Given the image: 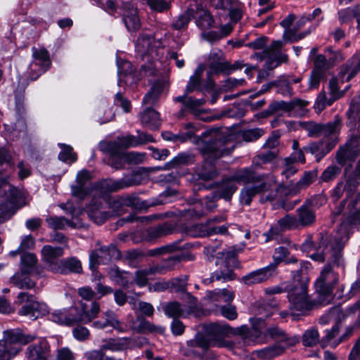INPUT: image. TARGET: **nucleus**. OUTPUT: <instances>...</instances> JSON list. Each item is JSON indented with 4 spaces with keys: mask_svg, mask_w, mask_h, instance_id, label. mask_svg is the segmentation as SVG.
I'll return each mask as SVG.
<instances>
[{
    "mask_svg": "<svg viewBox=\"0 0 360 360\" xmlns=\"http://www.w3.org/2000/svg\"><path fill=\"white\" fill-rule=\"evenodd\" d=\"M102 320L96 321L92 323L93 327L97 329H104L111 327L119 332H125L124 328L117 318L116 313L112 310H107L103 313Z\"/></svg>",
    "mask_w": 360,
    "mask_h": 360,
    "instance_id": "28",
    "label": "nucleus"
},
{
    "mask_svg": "<svg viewBox=\"0 0 360 360\" xmlns=\"http://www.w3.org/2000/svg\"><path fill=\"white\" fill-rule=\"evenodd\" d=\"M86 213L90 219L97 224H102L111 218L110 210H107L103 203L98 200H92L86 207Z\"/></svg>",
    "mask_w": 360,
    "mask_h": 360,
    "instance_id": "26",
    "label": "nucleus"
},
{
    "mask_svg": "<svg viewBox=\"0 0 360 360\" xmlns=\"http://www.w3.org/2000/svg\"><path fill=\"white\" fill-rule=\"evenodd\" d=\"M37 262V258L34 254H24L21 257L20 270L23 272H32Z\"/></svg>",
    "mask_w": 360,
    "mask_h": 360,
    "instance_id": "57",
    "label": "nucleus"
},
{
    "mask_svg": "<svg viewBox=\"0 0 360 360\" xmlns=\"http://www.w3.org/2000/svg\"><path fill=\"white\" fill-rule=\"evenodd\" d=\"M301 127L307 131L309 136L319 137L323 136H338L342 127V120L336 115L334 120L327 124H319L314 122H303L300 123Z\"/></svg>",
    "mask_w": 360,
    "mask_h": 360,
    "instance_id": "10",
    "label": "nucleus"
},
{
    "mask_svg": "<svg viewBox=\"0 0 360 360\" xmlns=\"http://www.w3.org/2000/svg\"><path fill=\"white\" fill-rule=\"evenodd\" d=\"M33 61L30 65V77L32 80L37 79L51 66L49 54L45 49H32Z\"/></svg>",
    "mask_w": 360,
    "mask_h": 360,
    "instance_id": "14",
    "label": "nucleus"
},
{
    "mask_svg": "<svg viewBox=\"0 0 360 360\" xmlns=\"http://www.w3.org/2000/svg\"><path fill=\"white\" fill-rule=\"evenodd\" d=\"M202 333H197L193 339L187 342V346L191 352H195L196 348H200L206 352L210 347L226 348L232 349L235 343L229 339L223 338L226 331L221 326V323H207L202 326Z\"/></svg>",
    "mask_w": 360,
    "mask_h": 360,
    "instance_id": "3",
    "label": "nucleus"
},
{
    "mask_svg": "<svg viewBox=\"0 0 360 360\" xmlns=\"http://www.w3.org/2000/svg\"><path fill=\"white\" fill-rule=\"evenodd\" d=\"M347 116L348 120L347 124L351 127H355L360 122V98L355 97L352 100Z\"/></svg>",
    "mask_w": 360,
    "mask_h": 360,
    "instance_id": "43",
    "label": "nucleus"
},
{
    "mask_svg": "<svg viewBox=\"0 0 360 360\" xmlns=\"http://www.w3.org/2000/svg\"><path fill=\"white\" fill-rule=\"evenodd\" d=\"M318 174L317 169L304 172L300 179L292 188V191L297 193L302 190H305L317 179Z\"/></svg>",
    "mask_w": 360,
    "mask_h": 360,
    "instance_id": "39",
    "label": "nucleus"
},
{
    "mask_svg": "<svg viewBox=\"0 0 360 360\" xmlns=\"http://www.w3.org/2000/svg\"><path fill=\"white\" fill-rule=\"evenodd\" d=\"M99 312V303L93 301L89 309H86L84 307H82V311L76 307L58 309L51 314L50 319L58 324L70 326L78 323H90L98 316Z\"/></svg>",
    "mask_w": 360,
    "mask_h": 360,
    "instance_id": "6",
    "label": "nucleus"
},
{
    "mask_svg": "<svg viewBox=\"0 0 360 360\" xmlns=\"http://www.w3.org/2000/svg\"><path fill=\"white\" fill-rule=\"evenodd\" d=\"M325 55L327 57L328 63L332 68L343 61L345 58L342 51L335 50L332 46H328L325 49Z\"/></svg>",
    "mask_w": 360,
    "mask_h": 360,
    "instance_id": "52",
    "label": "nucleus"
},
{
    "mask_svg": "<svg viewBox=\"0 0 360 360\" xmlns=\"http://www.w3.org/2000/svg\"><path fill=\"white\" fill-rule=\"evenodd\" d=\"M342 244H337L333 247V262H329L322 269L320 276L316 279L315 286L317 292L322 295H329L332 293L335 285L339 280V275L337 270L343 264L341 251Z\"/></svg>",
    "mask_w": 360,
    "mask_h": 360,
    "instance_id": "5",
    "label": "nucleus"
},
{
    "mask_svg": "<svg viewBox=\"0 0 360 360\" xmlns=\"http://www.w3.org/2000/svg\"><path fill=\"white\" fill-rule=\"evenodd\" d=\"M122 21L129 32H136L141 27V20L137 9L129 2L123 3L122 8Z\"/></svg>",
    "mask_w": 360,
    "mask_h": 360,
    "instance_id": "21",
    "label": "nucleus"
},
{
    "mask_svg": "<svg viewBox=\"0 0 360 360\" xmlns=\"http://www.w3.org/2000/svg\"><path fill=\"white\" fill-rule=\"evenodd\" d=\"M345 183H344V189L347 193V197H352L357 190L360 184V159L359 160L354 173L346 176Z\"/></svg>",
    "mask_w": 360,
    "mask_h": 360,
    "instance_id": "36",
    "label": "nucleus"
},
{
    "mask_svg": "<svg viewBox=\"0 0 360 360\" xmlns=\"http://www.w3.org/2000/svg\"><path fill=\"white\" fill-rule=\"evenodd\" d=\"M207 297L212 301L231 302L234 298V293L226 288L215 289L212 291H208L207 293Z\"/></svg>",
    "mask_w": 360,
    "mask_h": 360,
    "instance_id": "45",
    "label": "nucleus"
},
{
    "mask_svg": "<svg viewBox=\"0 0 360 360\" xmlns=\"http://www.w3.org/2000/svg\"><path fill=\"white\" fill-rule=\"evenodd\" d=\"M277 222L283 231L297 229L300 228L297 217L294 215L286 214L278 219Z\"/></svg>",
    "mask_w": 360,
    "mask_h": 360,
    "instance_id": "59",
    "label": "nucleus"
},
{
    "mask_svg": "<svg viewBox=\"0 0 360 360\" xmlns=\"http://www.w3.org/2000/svg\"><path fill=\"white\" fill-rule=\"evenodd\" d=\"M282 46L283 42L281 41H274L262 53H256L252 56V58L259 61L265 60L266 68L274 69L278 66L281 63H285L288 60V56L281 52Z\"/></svg>",
    "mask_w": 360,
    "mask_h": 360,
    "instance_id": "13",
    "label": "nucleus"
},
{
    "mask_svg": "<svg viewBox=\"0 0 360 360\" xmlns=\"http://www.w3.org/2000/svg\"><path fill=\"white\" fill-rule=\"evenodd\" d=\"M311 268L309 262L302 261L300 269L293 271L292 281L290 283H283L281 285L269 288L266 290L268 294H278L288 292V298L292 310L306 314L312 309L315 303L308 295L307 289L309 278L307 271Z\"/></svg>",
    "mask_w": 360,
    "mask_h": 360,
    "instance_id": "1",
    "label": "nucleus"
},
{
    "mask_svg": "<svg viewBox=\"0 0 360 360\" xmlns=\"http://www.w3.org/2000/svg\"><path fill=\"white\" fill-rule=\"evenodd\" d=\"M204 70L205 65L203 64H200L198 66L193 75L190 77L189 81L186 86L184 94H188L194 91H203L201 75Z\"/></svg>",
    "mask_w": 360,
    "mask_h": 360,
    "instance_id": "38",
    "label": "nucleus"
},
{
    "mask_svg": "<svg viewBox=\"0 0 360 360\" xmlns=\"http://www.w3.org/2000/svg\"><path fill=\"white\" fill-rule=\"evenodd\" d=\"M192 18H193V8L190 7L178 16L174 21L172 27L177 30H186Z\"/></svg>",
    "mask_w": 360,
    "mask_h": 360,
    "instance_id": "48",
    "label": "nucleus"
},
{
    "mask_svg": "<svg viewBox=\"0 0 360 360\" xmlns=\"http://www.w3.org/2000/svg\"><path fill=\"white\" fill-rule=\"evenodd\" d=\"M120 255V251L113 244L107 246H101L93 251L89 256V266L93 270L98 264H107L112 259L118 258Z\"/></svg>",
    "mask_w": 360,
    "mask_h": 360,
    "instance_id": "15",
    "label": "nucleus"
},
{
    "mask_svg": "<svg viewBox=\"0 0 360 360\" xmlns=\"http://www.w3.org/2000/svg\"><path fill=\"white\" fill-rule=\"evenodd\" d=\"M172 229L166 224L159 225L155 227H150L146 230L148 234V240H151L160 238L163 236H166L170 233Z\"/></svg>",
    "mask_w": 360,
    "mask_h": 360,
    "instance_id": "53",
    "label": "nucleus"
},
{
    "mask_svg": "<svg viewBox=\"0 0 360 360\" xmlns=\"http://www.w3.org/2000/svg\"><path fill=\"white\" fill-rule=\"evenodd\" d=\"M209 71L208 77L212 75H218L221 73L229 74V63L223 60V53L221 51L211 52L209 55Z\"/></svg>",
    "mask_w": 360,
    "mask_h": 360,
    "instance_id": "27",
    "label": "nucleus"
},
{
    "mask_svg": "<svg viewBox=\"0 0 360 360\" xmlns=\"http://www.w3.org/2000/svg\"><path fill=\"white\" fill-rule=\"evenodd\" d=\"M193 18L196 25L201 30H207L212 27L214 19L210 12L198 6L193 8Z\"/></svg>",
    "mask_w": 360,
    "mask_h": 360,
    "instance_id": "33",
    "label": "nucleus"
},
{
    "mask_svg": "<svg viewBox=\"0 0 360 360\" xmlns=\"http://www.w3.org/2000/svg\"><path fill=\"white\" fill-rule=\"evenodd\" d=\"M359 6L349 7L341 9L338 11V19L341 24L349 23L352 22L358 14Z\"/></svg>",
    "mask_w": 360,
    "mask_h": 360,
    "instance_id": "54",
    "label": "nucleus"
},
{
    "mask_svg": "<svg viewBox=\"0 0 360 360\" xmlns=\"http://www.w3.org/2000/svg\"><path fill=\"white\" fill-rule=\"evenodd\" d=\"M277 192L276 177L274 175H266L265 181L259 182V184L243 187L240 191V201L243 205H249L253 198L259 194V202L264 203L275 200Z\"/></svg>",
    "mask_w": 360,
    "mask_h": 360,
    "instance_id": "7",
    "label": "nucleus"
},
{
    "mask_svg": "<svg viewBox=\"0 0 360 360\" xmlns=\"http://www.w3.org/2000/svg\"><path fill=\"white\" fill-rule=\"evenodd\" d=\"M91 179L90 172L86 169L79 171L76 176V184L71 186L72 195L84 199L91 191Z\"/></svg>",
    "mask_w": 360,
    "mask_h": 360,
    "instance_id": "20",
    "label": "nucleus"
},
{
    "mask_svg": "<svg viewBox=\"0 0 360 360\" xmlns=\"http://www.w3.org/2000/svg\"><path fill=\"white\" fill-rule=\"evenodd\" d=\"M46 222L48 226L53 230L63 229L66 226H73L72 223L64 217L50 216L46 219Z\"/></svg>",
    "mask_w": 360,
    "mask_h": 360,
    "instance_id": "51",
    "label": "nucleus"
},
{
    "mask_svg": "<svg viewBox=\"0 0 360 360\" xmlns=\"http://www.w3.org/2000/svg\"><path fill=\"white\" fill-rule=\"evenodd\" d=\"M331 68L326 55L318 54L315 56L313 70L325 75L326 71Z\"/></svg>",
    "mask_w": 360,
    "mask_h": 360,
    "instance_id": "58",
    "label": "nucleus"
},
{
    "mask_svg": "<svg viewBox=\"0 0 360 360\" xmlns=\"http://www.w3.org/2000/svg\"><path fill=\"white\" fill-rule=\"evenodd\" d=\"M57 268L58 270H57L55 273L60 274H68L69 273H80L82 271L81 262L75 258L61 259V262Z\"/></svg>",
    "mask_w": 360,
    "mask_h": 360,
    "instance_id": "42",
    "label": "nucleus"
},
{
    "mask_svg": "<svg viewBox=\"0 0 360 360\" xmlns=\"http://www.w3.org/2000/svg\"><path fill=\"white\" fill-rule=\"evenodd\" d=\"M234 148V143L231 141L229 136L225 137L219 131H215L214 139L205 143L201 148L205 161L195 167V175L203 181H210L217 178L219 172L212 162L224 155H229Z\"/></svg>",
    "mask_w": 360,
    "mask_h": 360,
    "instance_id": "2",
    "label": "nucleus"
},
{
    "mask_svg": "<svg viewBox=\"0 0 360 360\" xmlns=\"http://www.w3.org/2000/svg\"><path fill=\"white\" fill-rule=\"evenodd\" d=\"M17 298L19 304L27 303L22 307L19 311L22 316L35 320L49 312V308L46 304L36 301L34 297L27 292H20Z\"/></svg>",
    "mask_w": 360,
    "mask_h": 360,
    "instance_id": "12",
    "label": "nucleus"
},
{
    "mask_svg": "<svg viewBox=\"0 0 360 360\" xmlns=\"http://www.w3.org/2000/svg\"><path fill=\"white\" fill-rule=\"evenodd\" d=\"M275 271V264H269L265 267L252 271L243 276L240 279V281L248 286L259 284L266 281L273 276Z\"/></svg>",
    "mask_w": 360,
    "mask_h": 360,
    "instance_id": "18",
    "label": "nucleus"
},
{
    "mask_svg": "<svg viewBox=\"0 0 360 360\" xmlns=\"http://www.w3.org/2000/svg\"><path fill=\"white\" fill-rule=\"evenodd\" d=\"M284 351L285 348L283 347L279 344H275L273 346L257 350L255 353L261 359H269L281 355Z\"/></svg>",
    "mask_w": 360,
    "mask_h": 360,
    "instance_id": "46",
    "label": "nucleus"
},
{
    "mask_svg": "<svg viewBox=\"0 0 360 360\" xmlns=\"http://www.w3.org/2000/svg\"><path fill=\"white\" fill-rule=\"evenodd\" d=\"M136 51L143 60L149 63L142 65L141 72L145 75H155L156 67L153 63L161 59L164 55L162 42L155 40L151 35L141 34L136 44Z\"/></svg>",
    "mask_w": 360,
    "mask_h": 360,
    "instance_id": "4",
    "label": "nucleus"
},
{
    "mask_svg": "<svg viewBox=\"0 0 360 360\" xmlns=\"http://www.w3.org/2000/svg\"><path fill=\"white\" fill-rule=\"evenodd\" d=\"M319 341V335L317 330L311 328L306 330L302 335L303 345L307 347H313Z\"/></svg>",
    "mask_w": 360,
    "mask_h": 360,
    "instance_id": "62",
    "label": "nucleus"
},
{
    "mask_svg": "<svg viewBox=\"0 0 360 360\" xmlns=\"http://www.w3.org/2000/svg\"><path fill=\"white\" fill-rule=\"evenodd\" d=\"M41 260L45 263L46 269L55 273L58 269L61 259L58 257L63 255V249L60 247H53L49 245L43 246L41 250Z\"/></svg>",
    "mask_w": 360,
    "mask_h": 360,
    "instance_id": "19",
    "label": "nucleus"
},
{
    "mask_svg": "<svg viewBox=\"0 0 360 360\" xmlns=\"http://www.w3.org/2000/svg\"><path fill=\"white\" fill-rule=\"evenodd\" d=\"M341 169L336 165L328 166L319 177L320 182H329L334 180L340 173Z\"/></svg>",
    "mask_w": 360,
    "mask_h": 360,
    "instance_id": "64",
    "label": "nucleus"
},
{
    "mask_svg": "<svg viewBox=\"0 0 360 360\" xmlns=\"http://www.w3.org/2000/svg\"><path fill=\"white\" fill-rule=\"evenodd\" d=\"M174 101L175 102L181 103L183 105V108L178 112L179 117L184 116L186 110L191 112L195 116H199L202 112L200 108L205 103V98L197 99L191 96H188V94H186L175 97Z\"/></svg>",
    "mask_w": 360,
    "mask_h": 360,
    "instance_id": "23",
    "label": "nucleus"
},
{
    "mask_svg": "<svg viewBox=\"0 0 360 360\" xmlns=\"http://www.w3.org/2000/svg\"><path fill=\"white\" fill-rule=\"evenodd\" d=\"M329 96L326 92L319 94L315 103V108L320 112L324 110L327 106L331 105L335 101L344 95V91H341L338 86L337 78H332L329 81Z\"/></svg>",
    "mask_w": 360,
    "mask_h": 360,
    "instance_id": "16",
    "label": "nucleus"
},
{
    "mask_svg": "<svg viewBox=\"0 0 360 360\" xmlns=\"http://www.w3.org/2000/svg\"><path fill=\"white\" fill-rule=\"evenodd\" d=\"M264 134V131L261 128L245 129L240 132L243 140L246 142L255 141L262 137Z\"/></svg>",
    "mask_w": 360,
    "mask_h": 360,
    "instance_id": "61",
    "label": "nucleus"
},
{
    "mask_svg": "<svg viewBox=\"0 0 360 360\" xmlns=\"http://www.w3.org/2000/svg\"><path fill=\"white\" fill-rule=\"evenodd\" d=\"M337 244H341L339 241H335V242H330L328 245H327L321 253H315L312 254L310 257L315 260L318 261L319 262H323L325 260H327L328 262H333V257H331V255L333 254L332 248L336 247Z\"/></svg>",
    "mask_w": 360,
    "mask_h": 360,
    "instance_id": "50",
    "label": "nucleus"
},
{
    "mask_svg": "<svg viewBox=\"0 0 360 360\" xmlns=\"http://www.w3.org/2000/svg\"><path fill=\"white\" fill-rule=\"evenodd\" d=\"M141 124L150 129H158L161 124L160 114L152 108H147L140 114Z\"/></svg>",
    "mask_w": 360,
    "mask_h": 360,
    "instance_id": "32",
    "label": "nucleus"
},
{
    "mask_svg": "<svg viewBox=\"0 0 360 360\" xmlns=\"http://www.w3.org/2000/svg\"><path fill=\"white\" fill-rule=\"evenodd\" d=\"M228 232L226 226L210 227L205 224H195L191 227L188 234L193 237H206L213 234H225Z\"/></svg>",
    "mask_w": 360,
    "mask_h": 360,
    "instance_id": "29",
    "label": "nucleus"
},
{
    "mask_svg": "<svg viewBox=\"0 0 360 360\" xmlns=\"http://www.w3.org/2000/svg\"><path fill=\"white\" fill-rule=\"evenodd\" d=\"M221 326L226 331L223 335V338L228 339L231 335H238L234 340H231L235 343V347L238 348L260 344L264 342V336L262 333L256 328H249L247 326H241L238 328H231L229 325L221 323Z\"/></svg>",
    "mask_w": 360,
    "mask_h": 360,
    "instance_id": "9",
    "label": "nucleus"
},
{
    "mask_svg": "<svg viewBox=\"0 0 360 360\" xmlns=\"http://www.w3.org/2000/svg\"><path fill=\"white\" fill-rule=\"evenodd\" d=\"M237 189L236 184L231 176L224 178L220 182L217 184L214 195L211 196L210 198L213 200L215 198H224L226 200H230ZM209 198V196L206 197V200Z\"/></svg>",
    "mask_w": 360,
    "mask_h": 360,
    "instance_id": "25",
    "label": "nucleus"
},
{
    "mask_svg": "<svg viewBox=\"0 0 360 360\" xmlns=\"http://www.w3.org/2000/svg\"><path fill=\"white\" fill-rule=\"evenodd\" d=\"M131 345V339L129 338H122L109 340L103 345V349L115 351H122L128 349Z\"/></svg>",
    "mask_w": 360,
    "mask_h": 360,
    "instance_id": "47",
    "label": "nucleus"
},
{
    "mask_svg": "<svg viewBox=\"0 0 360 360\" xmlns=\"http://www.w3.org/2000/svg\"><path fill=\"white\" fill-rule=\"evenodd\" d=\"M108 210L110 212L111 217L122 215L127 212V209L120 197L114 198L109 202Z\"/></svg>",
    "mask_w": 360,
    "mask_h": 360,
    "instance_id": "63",
    "label": "nucleus"
},
{
    "mask_svg": "<svg viewBox=\"0 0 360 360\" xmlns=\"http://www.w3.org/2000/svg\"><path fill=\"white\" fill-rule=\"evenodd\" d=\"M303 105L304 102L300 100L290 102H285L283 101H275L269 105L267 110V113L271 115L278 113L281 111L290 112L297 106H302Z\"/></svg>",
    "mask_w": 360,
    "mask_h": 360,
    "instance_id": "37",
    "label": "nucleus"
},
{
    "mask_svg": "<svg viewBox=\"0 0 360 360\" xmlns=\"http://www.w3.org/2000/svg\"><path fill=\"white\" fill-rule=\"evenodd\" d=\"M194 162V157L191 154L181 153L167 163L168 169L178 167L181 165H188Z\"/></svg>",
    "mask_w": 360,
    "mask_h": 360,
    "instance_id": "55",
    "label": "nucleus"
},
{
    "mask_svg": "<svg viewBox=\"0 0 360 360\" xmlns=\"http://www.w3.org/2000/svg\"><path fill=\"white\" fill-rule=\"evenodd\" d=\"M58 146L61 148V151L58 154V159L64 162H74L77 160V154L73 152V148L65 143H60Z\"/></svg>",
    "mask_w": 360,
    "mask_h": 360,
    "instance_id": "56",
    "label": "nucleus"
},
{
    "mask_svg": "<svg viewBox=\"0 0 360 360\" xmlns=\"http://www.w3.org/2000/svg\"><path fill=\"white\" fill-rule=\"evenodd\" d=\"M340 330V322H336L335 324L329 330H326V335L322 338L321 341V346L323 347L327 345L332 347V342L336 340L335 339Z\"/></svg>",
    "mask_w": 360,
    "mask_h": 360,
    "instance_id": "60",
    "label": "nucleus"
},
{
    "mask_svg": "<svg viewBox=\"0 0 360 360\" xmlns=\"http://www.w3.org/2000/svg\"><path fill=\"white\" fill-rule=\"evenodd\" d=\"M37 336L33 334L23 333L19 329H10L3 332L0 340V360H10L20 351L13 345L17 343L27 345L35 340Z\"/></svg>",
    "mask_w": 360,
    "mask_h": 360,
    "instance_id": "8",
    "label": "nucleus"
},
{
    "mask_svg": "<svg viewBox=\"0 0 360 360\" xmlns=\"http://www.w3.org/2000/svg\"><path fill=\"white\" fill-rule=\"evenodd\" d=\"M117 145H109L108 151L110 157L108 159V164L112 167L119 169L124 167L125 162V153L117 150Z\"/></svg>",
    "mask_w": 360,
    "mask_h": 360,
    "instance_id": "41",
    "label": "nucleus"
},
{
    "mask_svg": "<svg viewBox=\"0 0 360 360\" xmlns=\"http://www.w3.org/2000/svg\"><path fill=\"white\" fill-rule=\"evenodd\" d=\"M236 184H253L265 181L266 176L257 174L252 167L236 170L231 175Z\"/></svg>",
    "mask_w": 360,
    "mask_h": 360,
    "instance_id": "24",
    "label": "nucleus"
},
{
    "mask_svg": "<svg viewBox=\"0 0 360 360\" xmlns=\"http://www.w3.org/2000/svg\"><path fill=\"white\" fill-rule=\"evenodd\" d=\"M360 71V56L354 54L342 68L339 77L342 82L349 81Z\"/></svg>",
    "mask_w": 360,
    "mask_h": 360,
    "instance_id": "30",
    "label": "nucleus"
},
{
    "mask_svg": "<svg viewBox=\"0 0 360 360\" xmlns=\"http://www.w3.org/2000/svg\"><path fill=\"white\" fill-rule=\"evenodd\" d=\"M195 309V307H193L191 306L189 309L186 310L185 307L181 306L179 302H171L167 303L165 307L164 311L168 317L178 319L179 317H186L189 314L196 315Z\"/></svg>",
    "mask_w": 360,
    "mask_h": 360,
    "instance_id": "31",
    "label": "nucleus"
},
{
    "mask_svg": "<svg viewBox=\"0 0 360 360\" xmlns=\"http://www.w3.org/2000/svg\"><path fill=\"white\" fill-rule=\"evenodd\" d=\"M181 250L179 241H175L170 244L161 246L157 248L149 250L147 255L150 257H155L159 255H165L167 253H173Z\"/></svg>",
    "mask_w": 360,
    "mask_h": 360,
    "instance_id": "49",
    "label": "nucleus"
},
{
    "mask_svg": "<svg viewBox=\"0 0 360 360\" xmlns=\"http://www.w3.org/2000/svg\"><path fill=\"white\" fill-rule=\"evenodd\" d=\"M297 219L300 227L311 225L316 220V214L313 208L305 202L296 210Z\"/></svg>",
    "mask_w": 360,
    "mask_h": 360,
    "instance_id": "34",
    "label": "nucleus"
},
{
    "mask_svg": "<svg viewBox=\"0 0 360 360\" xmlns=\"http://www.w3.org/2000/svg\"><path fill=\"white\" fill-rule=\"evenodd\" d=\"M29 274L28 272H23L20 270V272L15 274L11 278V283L19 289L33 288L35 286V283L27 276Z\"/></svg>",
    "mask_w": 360,
    "mask_h": 360,
    "instance_id": "44",
    "label": "nucleus"
},
{
    "mask_svg": "<svg viewBox=\"0 0 360 360\" xmlns=\"http://www.w3.org/2000/svg\"><path fill=\"white\" fill-rule=\"evenodd\" d=\"M139 184V183L135 180L134 175H133L131 176L124 177L119 180H113L111 179L103 180L98 184V188L101 193H105L115 192Z\"/></svg>",
    "mask_w": 360,
    "mask_h": 360,
    "instance_id": "22",
    "label": "nucleus"
},
{
    "mask_svg": "<svg viewBox=\"0 0 360 360\" xmlns=\"http://www.w3.org/2000/svg\"><path fill=\"white\" fill-rule=\"evenodd\" d=\"M164 87L165 84L162 82H155L148 93L144 96L142 103L143 105H155L163 92Z\"/></svg>",
    "mask_w": 360,
    "mask_h": 360,
    "instance_id": "40",
    "label": "nucleus"
},
{
    "mask_svg": "<svg viewBox=\"0 0 360 360\" xmlns=\"http://www.w3.org/2000/svg\"><path fill=\"white\" fill-rule=\"evenodd\" d=\"M27 360H50L51 347L46 339L40 338L37 342L30 345L25 352Z\"/></svg>",
    "mask_w": 360,
    "mask_h": 360,
    "instance_id": "17",
    "label": "nucleus"
},
{
    "mask_svg": "<svg viewBox=\"0 0 360 360\" xmlns=\"http://www.w3.org/2000/svg\"><path fill=\"white\" fill-rule=\"evenodd\" d=\"M360 153V125L356 134H352L349 139L340 146L336 152V161L341 166L351 165Z\"/></svg>",
    "mask_w": 360,
    "mask_h": 360,
    "instance_id": "11",
    "label": "nucleus"
},
{
    "mask_svg": "<svg viewBox=\"0 0 360 360\" xmlns=\"http://www.w3.org/2000/svg\"><path fill=\"white\" fill-rule=\"evenodd\" d=\"M133 331L138 333L164 332L165 328L160 326H155L149 321L141 317H137L131 326Z\"/></svg>",
    "mask_w": 360,
    "mask_h": 360,
    "instance_id": "35",
    "label": "nucleus"
}]
</instances>
